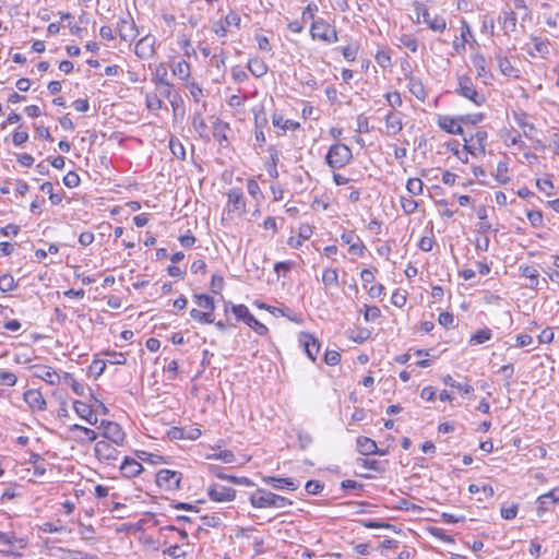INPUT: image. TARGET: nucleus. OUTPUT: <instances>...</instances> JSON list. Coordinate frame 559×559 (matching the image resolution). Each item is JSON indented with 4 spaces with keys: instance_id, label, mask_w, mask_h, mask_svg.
I'll use <instances>...</instances> for the list:
<instances>
[{
    "instance_id": "obj_1",
    "label": "nucleus",
    "mask_w": 559,
    "mask_h": 559,
    "mask_svg": "<svg viewBox=\"0 0 559 559\" xmlns=\"http://www.w3.org/2000/svg\"><path fill=\"white\" fill-rule=\"evenodd\" d=\"M249 501L250 504L255 509H283L293 504L290 499L263 488H259L255 492L251 493Z\"/></svg>"
},
{
    "instance_id": "obj_2",
    "label": "nucleus",
    "mask_w": 559,
    "mask_h": 559,
    "mask_svg": "<svg viewBox=\"0 0 559 559\" xmlns=\"http://www.w3.org/2000/svg\"><path fill=\"white\" fill-rule=\"evenodd\" d=\"M429 0H414L413 7L416 13V22H424L433 32H443L447 28V20L443 16H431L426 3Z\"/></svg>"
},
{
    "instance_id": "obj_3",
    "label": "nucleus",
    "mask_w": 559,
    "mask_h": 559,
    "mask_svg": "<svg viewBox=\"0 0 559 559\" xmlns=\"http://www.w3.org/2000/svg\"><path fill=\"white\" fill-rule=\"evenodd\" d=\"M481 119L483 116L480 114L460 116L457 118L450 116H439L438 124L442 130L450 134H462V123L475 124Z\"/></svg>"
},
{
    "instance_id": "obj_4",
    "label": "nucleus",
    "mask_w": 559,
    "mask_h": 559,
    "mask_svg": "<svg viewBox=\"0 0 559 559\" xmlns=\"http://www.w3.org/2000/svg\"><path fill=\"white\" fill-rule=\"evenodd\" d=\"M326 163L332 168H342L353 158L352 150L344 142H335L329 148Z\"/></svg>"
},
{
    "instance_id": "obj_5",
    "label": "nucleus",
    "mask_w": 559,
    "mask_h": 559,
    "mask_svg": "<svg viewBox=\"0 0 559 559\" xmlns=\"http://www.w3.org/2000/svg\"><path fill=\"white\" fill-rule=\"evenodd\" d=\"M456 93L460 96L473 102L476 106H480L486 102L485 95L476 90L472 78L467 75H460L457 78Z\"/></svg>"
},
{
    "instance_id": "obj_6",
    "label": "nucleus",
    "mask_w": 559,
    "mask_h": 559,
    "mask_svg": "<svg viewBox=\"0 0 559 559\" xmlns=\"http://www.w3.org/2000/svg\"><path fill=\"white\" fill-rule=\"evenodd\" d=\"M231 311L235 314L237 321H243L259 335H265L267 333V328L263 323L258 321L253 314H251L247 306H233Z\"/></svg>"
},
{
    "instance_id": "obj_7",
    "label": "nucleus",
    "mask_w": 559,
    "mask_h": 559,
    "mask_svg": "<svg viewBox=\"0 0 559 559\" xmlns=\"http://www.w3.org/2000/svg\"><path fill=\"white\" fill-rule=\"evenodd\" d=\"M310 33L313 39H320L330 44L338 40L335 27L322 19L313 21Z\"/></svg>"
},
{
    "instance_id": "obj_8",
    "label": "nucleus",
    "mask_w": 559,
    "mask_h": 559,
    "mask_svg": "<svg viewBox=\"0 0 559 559\" xmlns=\"http://www.w3.org/2000/svg\"><path fill=\"white\" fill-rule=\"evenodd\" d=\"M182 474L177 471L163 468L156 474V484L159 488L165 490L175 491L180 489V481Z\"/></svg>"
},
{
    "instance_id": "obj_9",
    "label": "nucleus",
    "mask_w": 559,
    "mask_h": 559,
    "mask_svg": "<svg viewBox=\"0 0 559 559\" xmlns=\"http://www.w3.org/2000/svg\"><path fill=\"white\" fill-rule=\"evenodd\" d=\"M117 31L120 39L129 43L133 41L139 35V29L130 14L119 17Z\"/></svg>"
},
{
    "instance_id": "obj_10",
    "label": "nucleus",
    "mask_w": 559,
    "mask_h": 559,
    "mask_svg": "<svg viewBox=\"0 0 559 559\" xmlns=\"http://www.w3.org/2000/svg\"><path fill=\"white\" fill-rule=\"evenodd\" d=\"M207 496L215 502H229L236 498V490L219 484H211L206 489Z\"/></svg>"
},
{
    "instance_id": "obj_11",
    "label": "nucleus",
    "mask_w": 559,
    "mask_h": 559,
    "mask_svg": "<svg viewBox=\"0 0 559 559\" xmlns=\"http://www.w3.org/2000/svg\"><path fill=\"white\" fill-rule=\"evenodd\" d=\"M94 451L96 457L106 464H112L118 460V450L106 440L97 441Z\"/></svg>"
},
{
    "instance_id": "obj_12",
    "label": "nucleus",
    "mask_w": 559,
    "mask_h": 559,
    "mask_svg": "<svg viewBox=\"0 0 559 559\" xmlns=\"http://www.w3.org/2000/svg\"><path fill=\"white\" fill-rule=\"evenodd\" d=\"M103 436L117 445H121L124 442L126 433L119 424L114 421H102Z\"/></svg>"
},
{
    "instance_id": "obj_13",
    "label": "nucleus",
    "mask_w": 559,
    "mask_h": 559,
    "mask_svg": "<svg viewBox=\"0 0 559 559\" xmlns=\"http://www.w3.org/2000/svg\"><path fill=\"white\" fill-rule=\"evenodd\" d=\"M227 198L230 212L237 213L238 216L246 213V200L239 188H231L227 193Z\"/></svg>"
},
{
    "instance_id": "obj_14",
    "label": "nucleus",
    "mask_w": 559,
    "mask_h": 559,
    "mask_svg": "<svg viewBox=\"0 0 559 559\" xmlns=\"http://www.w3.org/2000/svg\"><path fill=\"white\" fill-rule=\"evenodd\" d=\"M300 346L305 349L307 356L314 361L320 350L319 341L310 333L301 332L298 337Z\"/></svg>"
},
{
    "instance_id": "obj_15",
    "label": "nucleus",
    "mask_w": 559,
    "mask_h": 559,
    "mask_svg": "<svg viewBox=\"0 0 559 559\" xmlns=\"http://www.w3.org/2000/svg\"><path fill=\"white\" fill-rule=\"evenodd\" d=\"M156 43L155 36L147 34L144 37H142L136 44H135V55L141 59H148L153 57L155 50L154 46Z\"/></svg>"
},
{
    "instance_id": "obj_16",
    "label": "nucleus",
    "mask_w": 559,
    "mask_h": 559,
    "mask_svg": "<svg viewBox=\"0 0 559 559\" xmlns=\"http://www.w3.org/2000/svg\"><path fill=\"white\" fill-rule=\"evenodd\" d=\"M262 481L278 490L287 489L294 491L299 487V481L289 477L264 476Z\"/></svg>"
},
{
    "instance_id": "obj_17",
    "label": "nucleus",
    "mask_w": 559,
    "mask_h": 559,
    "mask_svg": "<svg viewBox=\"0 0 559 559\" xmlns=\"http://www.w3.org/2000/svg\"><path fill=\"white\" fill-rule=\"evenodd\" d=\"M341 240L345 245H349V253L355 255H361L364 253L365 246L361 242L358 235L354 231H345L341 235Z\"/></svg>"
},
{
    "instance_id": "obj_18",
    "label": "nucleus",
    "mask_w": 559,
    "mask_h": 559,
    "mask_svg": "<svg viewBox=\"0 0 559 559\" xmlns=\"http://www.w3.org/2000/svg\"><path fill=\"white\" fill-rule=\"evenodd\" d=\"M495 59L501 74L514 79L520 78V71L512 66L511 61L502 53L501 49L495 53Z\"/></svg>"
},
{
    "instance_id": "obj_19",
    "label": "nucleus",
    "mask_w": 559,
    "mask_h": 559,
    "mask_svg": "<svg viewBox=\"0 0 559 559\" xmlns=\"http://www.w3.org/2000/svg\"><path fill=\"white\" fill-rule=\"evenodd\" d=\"M0 549L4 554H14L16 548H24L23 539H19L13 534L0 532Z\"/></svg>"
},
{
    "instance_id": "obj_20",
    "label": "nucleus",
    "mask_w": 559,
    "mask_h": 559,
    "mask_svg": "<svg viewBox=\"0 0 559 559\" xmlns=\"http://www.w3.org/2000/svg\"><path fill=\"white\" fill-rule=\"evenodd\" d=\"M25 403L32 408L36 411H44L46 408V401L40 391L35 389H29L23 394Z\"/></svg>"
},
{
    "instance_id": "obj_21",
    "label": "nucleus",
    "mask_w": 559,
    "mask_h": 559,
    "mask_svg": "<svg viewBox=\"0 0 559 559\" xmlns=\"http://www.w3.org/2000/svg\"><path fill=\"white\" fill-rule=\"evenodd\" d=\"M210 472L217 478L223 479V480H228L235 485H242V486H251L252 485V481L249 478L227 475L223 472L222 467L217 466V465H211Z\"/></svg>"
},
{
    "instance_id": "obj_22",
    "label": "nucleus",
    "mask_w": 559,
    "mask_h": 559,
    "mask_svg": "<svg viewBox=\"0 0 559 559\" xmlns=\"http://www.w3.org/2000/svg\"><path fill=\"white\" fill-rule=\"evenodd\" d=\"M533 48L528 50L532 57L546 58L549 55V41L537 36H531Z\"/></svg>"
},
{
    "instance_id": "obj_23",
    "label": "nucleus",
    "mask_w": 559,
    "mask_h": 559,
    "mask_svg": "<svg viewBox=\"0 0 559 559\" xmlns=\"http://www.w3.org/2000/svg\"><path fill=\"white\" fill-rule=\"evenodd\" d=\"M120 471L124 477L132 478L141 474L143 466L136 460L127 456L120 465Z\"/></svg>"
},
{
    "instance_id": "obj_24",
    "label": "nucleus",
    "mask_w": 559,
    "mask_h": 559,
    "mask_svg": "<svg viewBox=\"0 0 559 559\" xmlns=\"http://www.w3.org/2000/svg\"><path fill=\"white\" fill-rule=\"evenodd\" d=\"M36 377L43 379L48 384L55 385L61 382V376L57 373L51 367L37 366Z\"/></svg>"
},
{
    "instance_id": "obj_25",
    "label": "nucleus",
    "mask_w": 559,
    "mask_h": 559,
    "mask_svg": "<svg viewBox=\"0 0 559 559\" xmlns=\"http://www.w3.org/2000/svg\"><path fill=\"white\" fill-rule=\"evenodd\" d=\"M156 90L160 96L166 97L170 104H174V99L177 97V92L166 79L159 78L156 81Z\"/></svg>"
},
{
    "instance_id": "obj_26",
    "label": "nucleus",
    "mask_w": 559,
    "mask_h": 559,
    "mask_svg": "<svg viewBox=\"0 0 559 559\" xmlns=\"http://www.w3.org/2000/svg\"><path fill=\"white\" fill-rule=\"evenodd\" d=\"M558 501H559V488H555V489L550 490L549 492L544 493V495L538 497V499H537V503H538L537 512L540 514L542 512L547 510V506L548 504L556 503Z\"/></svg>"
},
{
    "instance_id": "obj_27",
    "label": "nucleus",
    "mask_w": 559,
    "mask_h": 559,
    "mask_svg": "<svg viewBox=\"0 0 559 559\" xmlns=\"http://www.w3.org/2000/svg\"><path fill=\"white\" fill-rule=\"evenodd\" d=\"M357 450L362 455H371L378 452L377 443L367 437H358L356 440Z\"/></svg>"
},
{
    "instance_id": "obj_28",
    "label": "nucleus",
    "mask_w": 559,
    "mask_h": 559,
    "mask_svg": "<svg viewBox=\"0 0 559 559\" xmlns=\"http://www.w3.org/2000/svg\"><path fill=\"white\" fill-rule=\"evenodd\" d=\"M450 150L453 152V154L462 162L467 163L468 162V155H476L474 151H472V146L469 145V142H464V145L462 148L459 147V142H450Z\"/></svg>"
},
{
    "instance_id": "obj_29",
    "label": "nucleus",
    "mask_w": 559,
    "mask_h": 559,
    "mask_svg": "<svg viewBox=\"0 0 559 559\" xmlns=\"http://www.w3.org/2000/svg\"><path fill=\"white\" fill-rule=\"evenodd\" d=\"M272 123L275 128L286 131V130H295L299 128V123L290 120V119H284L282 115L274 114L272 117Z\"/></svg>"
},
{
    "instance_id": "obj_30",
    "label": "nucleus",
    "mask_w": 559,
    "mask_h": 559,
    "mask_svg": "<svg viewBox=\"0 0 559 559\" xmlns=\"http://www.w3.org/2000/svg\"><path fill=\"white\" fill-rule=\"evenodd\" d=\"M248 69L255 78L265 75L269 70L266 63L259 58L250 59L248 62Z\"/></svg>"
},
{
    "instance_id": "obj_31",
    "label": "nucleus",
    "mask_w": 559,
    "mask_h": 559,
    "mask_svg": "<svg viewBox=\"0 0 559 559\" xmlns=\"http://www.w3.org/2000/svg\"><path fill=\"white\" fill-rule=\"evenodd\" d=\"M476 215L479 218L478 224V231L481 234H486L490 230H492L491 224L487 221V209L484 205H480L476 210ZM495 233L498 231V229H493Z\"/></svg>"
},
{
    "instance_id": "obj_32",
    "label": "nucleus",
    "mask_w": 559,
    "mask_h": 559,
    "mask_svg": "<svg viewBox=\"0 0 559 559\" xmlns=\"http://www.w3.org/2000/svg\"><path fill=\"white\" fill-rule=\"evenodd\" d=\"M269 152H270V159L266 162V171L271 178L276 179L278 177V170H277L278 153L273 146L269 147Z\"/></svg>"
},
{
    "instance_id": "obj_33",
    "label": "nucleus",
    "mask_w": 559,
    "mask_h": 559,
    "mask_svg": "<svg viewBox=\"0 0 559 559\" xmlns=\"http://www.w3.org/2000/svg\"><path fill=\"white\" fill-rule=\"evenodd\" d=\"M322 283L325 288L337 287L338 286V273L336 269H324L322 273Z\"/></svg>"
},
{
    "instance_id": "obj_34",
    "label": "nucleus",
    "mask_w": 559,
    "mask_h": 559,
    "mask_svg": "<svg viewBox=\"0 0 559 559\" xmlns=\"http://www.w3.org/2000/svg\"><path fill=\"white\" fill-rule=\"evenodd\" d=\"M508 163L506 159H501L496 168L495 179L499 185H507L510 182V177L508 176Z\"/></svg>"
},
{
    "instance_id": "obj_35",
    "label": "nucleus",
    "mask_w": 559,
    "mask_h": 559,
    "mask_svg": "<svg viewBox=\"0 0 559 559\" xmlns=\"http://www.w3.org/2000/svg\"><path fill=\"white\" fill-rule=\"evenodd\" d=\"M171 71L180 80L187 81L190 76V64L186 60H180L173 66Z\"/></svg>"
},
{
    "instance_id": "obj_36",
    "label": "nucleus",
    "mask_w": 559,
    "mask_h": 559,
    "mask_svg": "<svg viewBox=\"0 0 559 559\" xmlns=\"http://www.w3.org/2000/svg\"><path fill=\"white\" fill-rule=\"evenodd\" d=\"M194 301L200 307L205 309V311H211L212 314H214L215 305L214 299L205 294H198L194 295Z\"/></svg>"
},
{
    "instance_id": "obj_37",
    "label": "nucleus",
    "mask_w": 559,
    "mask_h": 559,
    "mask_svg": "<svg viewBox=\"0 0 559 559\" xmlns=\"http://www.w3.org/2000/svg\"><path fill=\"white\" fill-rule=\"evenodd\" d=\"M61 381H63L66 384L70 385L76 395H80V396L84 395V391H85L84 384L76 381L71 373L64 372L63 376L61 377Z\"/></svg>"
},
{
    "instance_id": "obj_38",
    "label": "nucleus",
    "mask_w": 559,
    "mask_h": 559,
    "mask_svg": "<svg viewBox=\"0 0 559 559\" xmlns=\"http://www.w3.org/2000/svg\"><path fill=\"white\" fill-rule=\"evenodd\" d=\"M409 92L418 99H425L426 91L420 80L411 78L408 82Z\"/></svg>"
},
{
    "instance_id": "obj_39",
    "label": "nucleus",
    "mask_w": 559,
    "mask_h": 559,
    "mask_svg": "<svg viewBox=\"0 0 559 559\" xmlns=\"http://www.w3.org/2000/svg\"><path fill=\"white\" fill-rule=\"evenodd\" d=\"M492 336L491 330L488 328L478 330L469 338L471 345H479L488 342Z\"/></svg>"
},
{
    "instance_id": "obj_40",
    "label": "nucleus",
    "mask_w": 559,
    "mask_h": 559,
    "mask_svg": "<svg viewBox=\"0 0 559 559\" xmlns=\"http://www.w3.org/2000/svg\"><path fill=\"white\" fill-rule=\"evenodd\" d=\"M190 317L193 320L204 324H210L214 322V314H212L211 311H200L198 309H191Z\"/></svg>"
},
{
    "instance_id": "obj_41",
    "label": "nucleus",
    "mask_w": 559,
    "mask_h": 559,
    "mask_svg": "<svg viewBox=\"0 0 559 559\" xmlns=\"http://www.w3.org/2000/svg\"><path fill=\"white\" fill-rule=\"evenodd\" d=\"M514 9L521 12V21L523 23L532 21V12L525 0H512Z\"/></svg>"
},
{
    "instance_id": "obj_42",
    "label": "nucleus",
    "mask_w": 559,
    "mask_h": 559,
    "mask_svg": "<svg viewBox=\"0 0 559 559\" xmlns=\"http://www.w3.org/2000/svg\"><path fill=\"white\" fill-rule=\"evenodd\" d=\"M516 13L514 11H504L503 12V28L507 32H515L516 29Z\"/></svg>"
},
{
    "instance_id": "obj_43",
    "label": "nucleus",
    "mask_w": 559,
    "mask_h": 559,
    "mask_svg": "<svg viewBox=\"0 0 559 559\" xmlns=\"http://www.w3.org/2000/svg\"><path fill=\"white\" fill-rule=\"evenodd\" d=\"M473 64L479 78H485L488 74L486 58L483 55L473 57Z\"/></svg>"
},
{
    "instance_id": "obj_44",
    "label": "nucleus",
    "mask_w": 559,
    "mask_h": 559,
    "mask_svg": "<svg viewBox=\"0 0 559 559\" xmlns=\"http://www.w3.org/2000/svg\"><path fill=\"white\" fill-rule=\"evenodd\" d=\"M386 129L390 134H395L402 129L401 119L395 114L386 116Z\"/></svg>"
},
{
    "instance_id": "obj_45",
    "label": "nucleus",
    "mask_w": 559,
    "mask_h": 559,
    "mask_svg": "<svg viewBox=\"0 0 559 559\" xmlns=\"http://www.w3.org/2000/svg\"><path fill=\"white\" fill-rule=\"evenodd\" d=\"M16 283L14 281V277L7 273L0 276V290L3 293L11 292L16 288Z\"/></svg>"
},
{
    "instance_id": "obj_46",
    "label": "nucleus",
    "mask_w": 559,
    "mask_h": 559,
    "mask_svg": "<svg viewBox=\"0 0 559 559\" xmlns=\"http://www.w3.org/2000/svg\"><path fill=\"white\" fill-rule=\"evenodd\" d=\"M423 181L419 178H409L406 182V190L412 195H418L423 192Z\"/></svg>"
},
{
    "instance_id": "obj_47",
    "label": "nucleus",
    "mask_w": 559,
    "mask_h": 559,
    "mask_svg": "<svg viewBox=\"0 0 559 559\" xmlns=\"http://www.w3.org/2000/svg\"><path fill=\"white\" fill-rule=\"evenodd\" d=\"M163 554L173 559H185L188 552L183 550L179 545H171L166 548Z\"/></svg>"
},
{
    "instance_id": "obj_48",
    "label": "nucleus",
    "mask_w": 559,
    "mask_h": 559,
    "mask_svg": "<svg viewBox=\"0 0 559 559\" xmlns=\"http://www.w3.org/2000/svg\"><path fill=\"white\" fill-rule=\"evenodd\" d=\"M400 202L405 214H413L418 207V203L412 197H401Z\"/></svg>"
},
{
    "instance_id": "obj_49",
    "label": "nucleus",
    "mask_w": 559,
    "mask_h": 559,
    "mask_svg": "<svg viewBox=\"0 0 559 559\" xmlns=\"http://www.w3.org/2000/svg\"><path fill=\"white\" fill-rule=\"evenodd\" d=\"M138 457L141 461L153 464V465L160 464L163 462L162 455L154 454V453L146 452V451H140L138 453Z\"/></svg>"
},
{
    "instance_id": "obj_50",
    "label": "nucleus",
    "mask_w": 559,
    "mask_h": 559,
    "mask_svg": "<svg viewBox=\"0 0 559 559\" xmlns=\"http://www.w3.org/2000/svg\"><path fill=\"white\" fill-rule=\"evenodd\" d=\"M146 107L151 111H156L162 108L163 102L157 94H147L145 97Z\"/></svg>"
},
{
    "instance_id": "obj_51",
    "label": "nucleus",
    "mask_w": 559,
    "mask_h": 559,
    "mask_svg": "<svg viewBox=\"0 0 559 559\" xmlns=\"http://www.w3.org/2000/svg\"><path fill=\"white\" fill-rule=\"evenodd\" d=\"M400 43L405 48L411 50L412 52H416L418 50V41L412 35L404 34L400 37Z\"/></svg>"
},
{
    "instance_id": "obj_52",
    "label": "nucleus",
    "mask_w": 559,
    "mask_h": 559,
    "mask_svg": "<svg viewBox=\"0 0 559 559\" xmlns=\"http://www.w3.org/2000/svg\"><path fill=\"white\" fill-rule=\"evenodd\" d=\"M73 407H74V411L75 413L81 417V418H85L87 415H91V412L93 411L92 409V406L84 403V402H81V401H74L73 403Z\"/></svg>"
},
{
    "instance_id": "obj_53",
    "label": "nucleus",
    "mask_w": 559,
    "mask_h": 559,
    "mask_svg": "<svg viewBox=\"0 0 559 559\" xmlns=\"http://www.w3.org/2000/svg\"><path fill=\"white\" fill-rule=\"evenodd\" d=\"M17 381L16 376L11 371L0 370V384L7 386L15 385Z\"/></svg>"
},
{
    "instance_id": "obj_54",
    "label": "nucleus",
    "mask_w": 559,
    "mask_h": 559,
    "mask_svg": "<svg viewBox=\"0 0 559 559\" xmlns=\"http://www.w3.org/2000/svg\"><path fill=\"white\" fill-rule=\"evenodd\" d=\"M168 147L170 148L174 156L179 159L186 158V147L182 142H168Z\"/></svg>"
},
{
    "instance_id": "obj_55",
    "label": "nucleus",
    "mask_w": 559,
    "mask_h": 559,
    "mask_svg": "<svg viewBox=\"0 0 559 559\" xmlns=\"http://www.w3.org/2000/svg\"><path fill=\"white\" fill-rule=\"evenodd\" d=\"M247 190H248V193L254 200H259L260 198H262V192H261L260 186H259V183L254 179H248V181H247Z\"/></svg>"
},
{
    "instance_id": "obj_56",
    "label": "nucleus",
    "mask_w": 559,
    "mask_h": 559,
    "mask_svg": "<svg viewBox=\"0 0 559 559\" xmlns=\"http://www.w3.org/2000/svg\"><path fill=\"white\" fill-rule=\"evenodd\" d=\"M190 95L194 99L195 103H199L203 95V90L197 82H190L187 84Z\"/></svg>"
},
{
    "instance_id": "obj_57",
    "label": "nucleus",
    "mask_w": 559,
    "mask_h": 559,
    "mask_svg": "<svg viewBox=\"0 0 559 559\" xmlns=\"http://www.w3.org/2000/svg\"><path fill=\"white\" fill-rule=\"evenodd\" d=\"M381 316V311L377 306L365 305L364 317L367 322L374 321Z\"/></svg>"
},
{
    "instance_id": "obj_58",
    "label": "nucleus",
    "mask_w": 559,
    "mask_h": 559,
    "mask_svg": "<svg viewBox=\"0 0 559 559\" xmlns=\"http://www.w3.org/2000/svg\"><path fill=\"white\" fill-rule=\"evenodd\" d=\"M193 126H194L195 130H198V132H199L201 138L206 136V133H205V130H206L205 120H204V118L202 117L201 114H199V112L194 114Z\"/></svg>"
},
{
    "instance_id": "obj_59",
    "label": "nucleus",
    "mask_w": 559,
    "mask_h": 559,
    "mask_svg": "<svg viewBox=\"0 0 559 559\" xmlns=\"http://www.w3.org/2000/svg\"><path fill=\"white\" fill-rule=\"evenodd\" d=\"M106 361L112 365H124L127 361V358L122 353H106Z\"/></svg>"
},
{
    "instance_id": "obj_60",
    "label": "nucleus",
    "mask_w": 559,
    "mask_h": 559,
    "mask_svg": "<svg viewBox=\"0 0 559 559\" xmlns=\"http://www.w3.org/2000/svg\"><path fill=\"white\" fill-rule=\"evenodd\" d=\"M211 459L221 460L224 463H234L235 454L229 450L219 451L218 453H214L210 456Z\"/></svg>"
},
{
    "instance_id": "obj_61",
    "label": "nucleus",
    "mask_w": 559,
    "mask_h": 559,
    "mask_svg": "<svg viewBox=\"0 0 559 559\" xmlns=\"http://www.w3.org/2000/svg\"><path fill=\"white\" fill-rule=\"evenodd\" d=\"M536 185L538 187V189L546 193V194H551V190L554 189V185L551 182V180L548 178V177H544V178H538L537 181H536Z\"/></svg>"
},
{
    "instance_id": "obj_62",
    "label": "nucleus",
    "mask_w": 559,
    "mask_h": 559,
    "mask_svg": "<svg viewBox=\"0 0 559 559\" xmlns=\"http://www.w3.org/2000/svg\"><path fill=\"white\" fill-rule=\"evenodd\" d=\"M323 484L319 480H308L305 489L310 495H318L323 490Z\"/></svg>"
},
{
    "instance_id": "obj_63",
    "label": "nucleus",
    "mask_w": 559,
    "mask_h": 559,
    "mask_svg": "<svg viewBox=\"0 0 559 559\" xmlns=\"http://www.w3.org/2000/svg\"><path fill=\"white\" fill-rule=\"evenodd\" d=\"M63 183L68 188H75V187H78L80 185V177H79V175L76 173L69 171L63 177Z\"/></svg>"
},
{
    "instance_id": "obj_64",
    "label": "nucleus",
    "mask_w": 559,
    "mask_h": 559,
    "mask_svg": "<svg viewBox=\"0 0 559 559\" xmlns=\"http://www.w3.org/2000/svg\"><path fill=\"white\" fill-rule=\"evenodd\" d=\"M544 20L549 28H559V13H544Z\"/></svg>"
}]
</instances>
